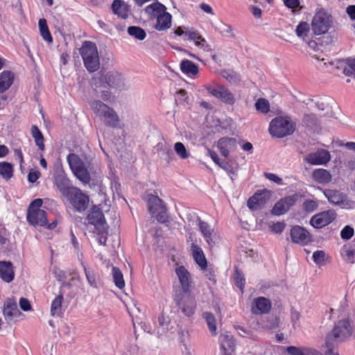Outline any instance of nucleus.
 <instances>
[{
  "label": "nucleus",
  "mask_w": 355,
  "mask_h": 355,
  "mask_svg": "<svg viewBox=\"0 0 355 355\" xmlns=\"http://www.w3.org/2000/svg\"><path fill=\"white\" fill-rule=\"evenodd\" d=\"M55 183L64 197L69 195V191H71V190L76 188L69 185V180L62 174L58 175L55 178Z\"/></svg>",
  "instance_id": "32"
},
{
  "label": "nucleus",
  "mask_w": 355,
  "mask_h": 355,
  "mask_svg": "<svg viewBox=\"0 0 355 355\" xmlns=\"http://www.w3.org/2000/svg\"><path fill=\"white\" fill-rule=\"evenodd\" d=\"M313 259L317 265H323L325 261V252L323 250H317L313 252Z\"/></svg>",
  "instance_id": "55"
},
{
  "label": "nucleus",
  "mask_w": 355,
  "mask_h": 355,
  "mask_svg": "<svg viewBox=\"0 0 355 355\" xmlns=\"http://www.w3.org/2000/svg\"><path fill=\"white\" fill-rule=\"evenodd\" d=\"M159 326L157 327H146L144 330L150 334H155L158 337L162 336L169 330H171L173 327L168 319L163 315L158 317Z\"/></svg>",
  "instance_id": "20"
},
{
  "label": "nucleus",
  "mask_w": 355,
  "mask_h": 355,
  "mask_svg": "<svg viewBox=\"0 0 355 355\" xmlns=\"http://www.w3.org/2000/svg\"><path fill=\"white\" fill-rule=\"evenodd\" d=\"M43 201L37 198L31 202L27 213V220L32 225L46 226L47 225L46 212L40 209Z\"/></svg>",
  "instance_id": "8"
},
{
  "label": "nucleus",
  "mask_w": 355,
  "mask_h": 355,
  "mask_svg": "<svg viewBox=\"0 0 355 355\" xmlns=\"http://www.w3.org/2000/svg\"><path fill=\"white\" fill-rule=\"evenodd\" d=\"M19 313L17 302L12 298H8L3 304V314L5 320L9 323Z\"/></svg>",
  "instance_id": "23"
},
{
  "label": "nucleus",
  "mask_w": 355,
  "mask_h": 355,
  "mask_svg": "<svg viewBox=\"0 0 355 355\" xmlns=\"http://www.w3.org/2000/svg\"><path fill=\"white\" fill-rule=\"evenodd\" d=\"M330 159V153L325 149H319L315 152L308 154L305 157V161L313 165L326 164Z\"/></svg>",
  "instance_id": "17"
},
{
  "label": "nucleus",
  "mask_w": 355,
  "mask_h": 355,
  "mask_svg": "<svg viewBox=\"0 0 355 355\" xmlns=\"http://www.w3.org/2000/svg\"><path fill=\"white\" fill-rule=\"evenodd\" d=\"M209 155H210L212 160L218 164L220 167L225 170H228L229 164L225 160H220V159L218 157V155L213 150H209L208 151Z\"/></svg>",
  "instance_id": "52"
},
{
  "label": "nucleus",
  "mask_w": 355,
  "mask_h": 355,
  "mask_svg": "<svg viewBox=\"0 0 355 355\" xmlns=\"http://www.w3.org/2000/svg\"><path fill=\"white\" fill-rule=\"evenodd\" d=\"M191 251L193 257L196 263L202 270H205L207 266V262L201 248L195 243H192Z\"/></svg>",
  "instance_id": "33"
},
{
  "label": "nucleus",
  "mask_w": 355,
  "mask_h": 355,
  "mask_svg": "<svg viewBox=\"0 0 355 355\" xmlns=\"http://www.w3.org/2000/svg\"><path fill=\"white\" fill-rule=\"evenodd\" d=\"M347 12L352 19H355V6H349L347 8Z\"/></svg>",
  "instance_id": "64"
},
{
  "label": "nucleus",
  "mask_w": 355,
  "mask_h": 355,
  "mask_svg": "<svg viewBox=\"0 0 355 355\" xmlns=\"http://www.w3.org/2000/svg\"><path fill=\"white\" fill-rule=\"evenodd\" d=\"M320 120L313 113L304 114L302 119V125L309 131H316L320 127Z\"/></svg>",
  "instance_id": "27"
},
{
  "label": "nucleus",
  "mask_w": 355,
  "mask_h": 355,
  "mask_svg": "<svg viewBox=\"0 0 355 355\" xmlns=\"http://www.w3.org/2000/svg\"><path fill=\"white\" fill-rule=\"evenodd\" d=\"M112 274L116 286L120 289H122L125 286V282L123 279V275L121 270L117 267L113 266L112 269Z\"/></svg>",
  "instance_id": "44"
},
{
  "label": "nucleus",
  "mask_w": 355,
  "mask_h": 355,
  "mask_svg": "<svg viewBox=\"0 0 355 355\" xmlns=\"http://www.w3.org/2000/svg\"><path fill=\"white\" fill-rule=\"evenodd\" d=\"M336 216L333 210L322 211L312 216L310 223L315 228H321L330 224L336 218Z\"/></svg>",
  "instance_id": "15"
},
{
  "label": "nucleus",
  "mask_w": 355,
  "mask_h": 355,
  "mask_svg": "<svg viewBox=\"0 0 355 355\" xmlns=\"http://www.w3.org/2000/svg\"><path fill=\"white\" fill-rule=\"evenodd\" d=\"M256 110L263 114H266L270 110V103L266 98H259L255 103Z\"/></svg>",
  "instance_id": "49"
},
{
  "label": "nucleus",
  "mask_w": 355,
  "mask_h": 355,
  "mask_svg": "<svg viewBox=\"0 0 355 355\" xmlns=\"http://www.w3.org/2000/svg\"><path fill=\"white\" fill-rule=\"evenodd\" d=\"M331 16L325 11L320 10L312 19V30L315 35L325 33L331 26Z\"/></svg>",
  "instance_id": "13"
},
{
  "label": "nucleus",
  "mask_w": 355,
  "mask_h": 355,
  "mask_svg": "<svg viewBox=\"0 0 355 355\" xmlns=\"http://www.w3.org/2000/svg\"><path fill=\"white\" fill-rule=\"evenodd\" d=\"M103 101L98 99L90 101L89 104L91 110L106 125L111 128L118 127L120 119L117 113Z\"/></svg>",
  "instance_id": "2"
},
{
  "label": "nucleus",
  "mask_w": 355,
  "mask_h": 355,
  "mask_svg": "<svg viewBox=\"0 0 355 355\" xmlns=\"http://www.w3.org/2000/svg\"><path fill=\"white\" fill-rule=\"evenodd\" d=\"M269 199V191L265 190L257 192L248 200V207L251 211H257L262 208Z\"/></svg>",
  "instance_id": "19"
},
{
  "label": "nucleus",
  "mask_w": 355,
  "mask_h": 355,
  "mask_svg": "<svg viewBox=\"0 0 355 355\" xmlns=\"http://www.w3.org/2000/svg\"><path fill=\"white\" fill-rule=\"evenodd\" d=\"M69 195L66 197L74 209L78 212L85 211L89 203V197L83 193V191L76 187L71 190Z\"/></svg>",
  "instance_id": "12"
},
{
  "label": "nucleus",
  "mask_w": 355,
  "mask_h": 355,
  "mask_svg": "<svg viewBox=\"0 0 355 355\" xmlns=\"http://www.w3.org/2000/svg\"><path fill=\"white\" fill-rule=\"evenodd\" d=\"M79 52L84 66L88 71L94 72L100 68V58L95 43L90 41L84 42Z\"/></svg>",
  "instance_id": "5"
},
{
  "label": "nucleus",
  "mask_w": 355,
  "mask_h": 355,
  "mask_svg": "<svg viewBox=\"0 0 355 355\" xmlns=\"http://www.w3.org/2000/svg\"><path fill=\"white\" fill-rule=\"evenodd\" d=\"M234 279L236 285L243 292L245 286V278L243 275L236 269Z\"/></svg>",
  "instance_id": "56"
},
{
  "label": "nucleus",
  "mask_w": 355,
  "mask_h": 355,
  "mask_svg": "<svg viewBox=\"0 0 355 355\" xmlns=\"http://www.w3.org/2000/svg\"><path fill=\"white\" fill-rule=\"evenodd\" d=\"M181 71L188 76H195L198 73V67L189 60H183L180 63Z\"/></svg>",
  "instance_id": "39"
},
{
  "label": "nucleus",
  "mask_w": 355,
  "mask_h": 355,
  "mask_svg": "<svg viewBox=\"0 0 355 355\" xmlns=\"http://www.w3.org/2000/svg\"><path fill=\"white\" fill-rule=\"evenodd\" d=\"M220 342L221 348L223 349L225 354L234 351L235 343L231 334L227 332L221 334L220 336Z\"/></svg>",
  "instance_id": "38"
},
{
  "label": "nucleus",
  "mask_w": 355,
  "mask_h": 355,
  "mask_svg": "<svg viewBox=\"0 0 355 355\" xmlns=\"http://www.w3.org/2000/svg\"><path fill=\"white\" fill-rule=\"evenodd\" d=\"M19 306L23 311H29L31 309V306L29 301L24 297H21L19 300Z\"/></svg>",
  "instance_id": "62"
},
{
  "label": "nucleus",
  "mask_w": 355,
  "mask_h": 355,
  "mask_svg": "<svg viewBox=\"0 0 355 355\" xmlns=\"http://www.w3.org/2000/svg\"><path fill=\"white\" fill-rule=\"evenodd\" d=\"M341 254L346 261L354 263L355 261V243L345 245L342 248Z\"/></svg>",
  "instance_id": "40"
},
{
  "label": "nucleus",
  "mask_w": 355,
  "mask_h": 355,
  "mask_svg": "<svg viewBox=\"0 0 355 355\" xmlns=\"http://www.w3.org/2000/svg\"><path fill=\"white\" fill-rule=\"evenodd\" d=\"M112 10L119 17L126 19L129 15L128 6L122 0H114L112 3Z\"/></svg>",
  "instance_id": "35"
},
{
  "label": "nucleus",
  "mask_w": 355,
  "mask_h": 355,
  "mask_svg": "<svg viewBox=\"0 0 355 355\" xmlns=\"http://www.w3.org/2000/svg\"><path fill=\"white\" fill-rule=\"evenodd\" d=\"M313 180L321 184H327L331 182L332 175L330 172L324 168H317L312 172Z\"/></svg>",
  "instance_id": "29"
},
{
  "label": "nucleus",
  "mask_w": 355,
  "mask_h": 355,
  "mask_svg": "<svg viewBox=\"0 0 355 355\" xmlns=\"http://www.w3.org/2000/svg\"><path fill=\"white\" fill-rule=\"evenodd\" d=\"M332 103L333 101L328 98H319L315 102L317 108L321 111H326L324 115L329 117L334 116L332 110Z\"/></svg>",
  "instance_id": "34"
},
{
  "label": "nucleus",
  "mask_w": 355,
  "mask_h": 355,
  "mask_svg": "<svg viewBox=\"0 0 355 355\" xmlns=\"http://www.w3.org/2000/svg\"><path fill=\"white\" fill-rule=\"evenodd\" d=\"M222 76L227 79L229 82L232 83H236L239 81V78L236 73L233 71L230 70H223L221 72Z\"/></svg>",
  "instance_id": "54"
},
{
  "label": "nucleus",
  "mask_w": 355,
  "mask_h": 355,
  "mask_svg": "<svg viewBox=\"0 0 355 355\" xmlns=\"http://www.w3.org/2000/svg\"><path fill=\"white\" fill-rule=\"evenodd\" d=\"M63 297L61 295L57 296L53 301L51 313L53 316H60L62 312V302Z\"/></svg>",
  "instance_id": "47"
},
{
  "label": "nucleus",
  "mask_w": 355,
  "mask_h": 355,
  "mask_svg": "<svg viewBox=\"0 0 355 355\" xmlns=\"http://www.w3.org/2000/svg\"><path fill=\"white\" fill-rule=\"evenodd\" d=\"M198 226L200 230L209 245H211L212 243H214V239L216 234L211 227L206 222L202 221L200 218H198Z\"/></svg>",
  "instance_id": "28"
},
{
  "label": "nucleus",
  "mask_w": 355,
  "mask_h": 355,
  "mask_svg": "<svg viewBox=\"0 0 355 355\" xmlns=\"http://www.w3.org/2000/svg\"><path fill=\"white\" fill-rule=\"evenodd\" d=\"M202 318L205 320L210 332L214 336H215L217 334V327L215 316L210 312H205L202 314Z\"/></svg>",
  "instance_id": "42"
},
{
  "label": "nucleus",
  "mask_w": 355,
  "mask_h": 355,
  "mask_svg": "<svg viewBox=\"0 0 355 355\" xmlns=\"http://www.w3.org/2000/svg\"><path fill=\"white\" fill-rule=\"evenodd\" d=\"M207 92L223 103L232 105L235 103V98L232 93L223 85L206 86Z\"/></svg>",
  "instance_id": "14"
},
{
  "label": "nucleus",
  "mask_w": 355,
  "mask_h": 355,
  "mask_svg": "<svg viewBox=\"0 0 355 355\" xmlns=\"http://www.w3.org/2000/svg\"><path fill=\"white\" fill-rule=\"evenodd\" d=\"M174 150L181 159H185L190 156L189 153L182 142H176L174 145Z\"/></svg>",
  "instance_id": "50"
},
{
  "label": "nucleus",
  "mask_w": 355,
  "mask_h": 355,
  "mask_svg": "<svg viewBox=\"0 0 355 355\" xmlns=\"http://www.w3.org/2000/svg\"><path fill=\"white\" fill-rule=\"evenodd\" d=\"M354 229L349 226L346 225L340 232V236L343 239H349L354 236Z\"/></svg>",
  "instance_id": "58"
},
{
  "label": "nucleus",
  "mask_w": 355,
  "mask_h": 355,
  "mask_svg": "<svg viewBox=\"0 0 355 355\" xmlns=\"http://www.w3.org/2000/svg\"><path fill=\"white\" fill-rule=\"evenodd\" d=\"M284 4L289 8H296L300 5L299 0H284Z\"/></svg>",
  "instance_id": "63"
},
{
  "label": "nucleus",
  "mask_w": 355,
  "mask_h": 355,
  "mask_svg": "<svg viewBox=\"0 0 355 355\" xmlns=\"http://www.w3.org/2000/svg\"><path fill=\"white\" fill-rule=\"evenodd\" d=\"M174 300L178 309L185 316L190 317L194 314L196 309V302L191 292L175 291Z\"/></svg>",
  "instance_id": "9"
},
{
  "label": "nucleus",
  "mask_w": 355,
  "mask_h": 355,
  "mask_svg": "<svg viewBox=\"0 0 355 355\" xmlns=\"http://www.w3.org/2000/svg\"><path fill=\"white\" fill-rule=\"evenodd\" d=\"M89 84L92 96L99 98L105 102H111L114 99L110 89L123 91L130 87V83L115 71L105 73L100 71L91 78Z\"/></svg>",
  "instance_id": "1"
},
{
  "label": "nucleus",
  "mask_w": 355,
  "mask_h": 355,
  "mask_svg": "<svg viewBox=\"0 0 355 355\" xmlns=\"http://www.w3.org/2000/svg\"><path fill=\"white\" fill-rule=\"evenodd\" d=\"M329 64L342 70L345 76H355V59L348 58L345 60H337L329 62Z\"/></svg>",
  "instance_id": "22"
},
{
  "label": "nucleus",
  "mask_w": 355,
  "mask_h": 355,
  "mask_svg": "<svg viewBox=\"0 0 355 355\" xmlns=\"http://www.w3.org/2000/svg\"><path fill=\"white\" fill-rule=\"evenodd\" d=\"M82 265L83 266L85 276H86V278L87 279L89 284L92 287L96 288L97 284L96 282V275H95L94 272L92 270L87 269L83 263H82Z\"/></svg>",
  "instance_id": "51"
},
{
  "label": "nucleus",
  "mask_w": 355,
  "mask_h": 355,
  "mask_svg": "<svg viewBox=\"0 0 355 355\" xmlns=\"http://www.w3.org/2000/svg\"><path fill=\"white\" fill-rule=\"evenodd\" d=\"M286 351L290 355H322L318 350L307 347H287Z\"/></svg>",
  "instance_id": "30"
},
{
  "label": "nucleus",
  "mask_w": 355,
  "mask_h": 355,
  "mask_svg": "<svg viewBox=\"0 0 355 355\" xmlns=\"http://www.w3.org/2000/svg\"><path fill=\"white\" fill-rule=\"evenodd\" d=\"M0 175L3 179L10 180L13 175L12 164L6 162H0Z\"/></svg>",
  "instance_id": "43"
},
{
  "label": "nucleus",
  "mask_w": 355,
  "mask_h": 355,
  "mask_svg": "<svg viewBox=\"0 0 355 355\" xmlns=\"http://www.w3.org/2000/svg\"><path fill=\"white\" fill-rule=\"evenodd\" d=\"M304 209L312 212L318 208V202L313 200H306L303 203Z\"/></svg>",
  "instance_id": "57"
},
{
  "label": "nucleus",
  "mask_w": 355,
  "mask_h": 355,
  "mask_svg": "<svg viewBox=\"0 0 355 355\" xmlns=\"http://www.w3.org/2000/svg\"><path fill=\"white\" fill-rule=\"evenodd\" d=\"M40 173L35 170H31L28 174V180L30 182L34 183L40 178Z\"/></svg>",
  "instance_id": "60"
},
{
  "label": "nucleus",
  "mask_w": 355,
  "mask_h": 355,
  "mask_svg": "<svg viewBox=\"0 0 355 355\" xmlns=\"http://www.w3.org/2000/svg\"><path fill=\"white\" fill-rule=\"evenodd\" d=\"M285 223L282 222H278L274 223L273 225L270 226V230L276 234H279L283 232L285 228Z\"/></svg>",
  "instance_id": "59"
},
{
  "label": "nucleus",
  "mask_w": 355,
  "mask_h": 355,
  "mask_svg": "<svg viewBox=\"0 0 355 355\" xmlns=\"http://www.w3.org/2000/svg\"><path fill=\"white\" fill-rule=\"evenodd\" d=\"M14 80V74L10 71H3L0 73V94L11 86Z\"/></svg>",
  "instance_id": "37"
},
{
  "label": "nucleus",
  "mask_w": 355,
  "mask_h": 355,
  "mask_svg": "<svg viewBox=\"0 0 355 355\" xmlns=\"http://www.w3.org/2000/svg\"><path fill=\"white\" fill-rule=\"evenodd\" d=\"M148 207L150 213L153 215L156 214V218L159 223H164L167 222L166 208L163 201L158 196H148Z\"/></svg>",
  "instance_id": "10"
},
{
  "label": "nucleus",
  "mask_w": 355,
  "mask_h": 355,
  "mask_svg": "<svg viewBox=\"0 0 355 355\" xmlns=\"http://www.w3.org/2000/svg\"><path fill=\"white\" fill-rule=\"evenodd\" d=\"M175 273L178 277L180 286L175 291L180 293H189L191 282V277L189 272L184 266H178L175 269Z\"/></svg>",
  "instance_id": "16"
},
{
  "label": "nucleus",
  "mask_w": 355,
  "mask_h": 355,
  "mask_svg": "<svg viewBox=\"0 0 355 355\" xmlns=\"http://www.w3.org/2000/svg\"><path fill=\"white\" fill-rule=\"evenodd\" d=\"M31 135L35 139V144L37 146L40 150H44V139L42 132L37 128V125H34L31 127Z\"/></svg>",
  "instance_id": "41"
},
{
  "label": "nucleus",
  "mask_w": 355,
  "mask_h": 355,
  "mask_svg": "<svg viewBox=\"0 0 355 355\" xmlns=\"http://www.w3.org/2000/svg\"><path fill=\"white\" fill-rule=\"evenodd\" d=\"M309 25L306 22L302 21L296 27L295 33L297 37L304 40L309 32Z\"/></svg>",
  "instance_id": "48"
},
{
  "label": "nucleus",
  "mask_w": 355,
  "mask_h": 355,
  "mask_svg": "<svg viewBox=\"0 0 355 355\" xmlns=\"http://www.w3.org/2000/svg\"><path fill=\"white\" fill-rule=\"evenodd\" d=\"M175 34L178 36L184 35L185 40L193 42L199 49L204 51H211V46L207 40L197 29L193 27L179 26L175 29Z\"/></svg>",
  "instance_id": "7"
},
{
  "label": "nucleus",
  "mask_w": 355,
  "mask_h": 355,
  "mask_svg": "<svg viewBox=\"0 0 355 355\" xmlns=\"http://www.w3.org/2000/svg\"><path fill=\"white\" fill-rule=\"evenodd\" d=\"M324 195L328 199L329 202L334 205H340L345 199V196L337 190L325 189Z\"/></svg>",
  "instance_id": "36"
},
{
  "label": "nucleus",
  "mask_w": 355,
  "mask_h": 355,
  "mask_svg": "<svg viewBox=\"0 0 355 355\" xmlns=\"http://www.w3.org/2000/svg\"><path fill=\"white\" fill-rule=\"evenodd\" d=\"M218 147L220 153L224 157H227L231 150H234L236 147V140L234 138L223 137L218 141Z\"/></svg>",
  "instance_id": "25"
},
{
  "label": "nucleus",
  "mask_w": 355,
  "mask_h": 355,
  "mask_svg": "<svg viewBox=\"0 0 355 355\" xmlns=\"http://www.w3.org/2000/svg\"><path fill=\"white\" fill-rule=\"evenodd\" d=\"M296 130V122L287 114L276 116L270 123L268 131L277 138H283L294 133Z\"/></svg>",
  "instance_id": "3"
},
{
  "label": "nucleus",
  "mask_w": 355,
  "mask_h": 355,
  "mask_svg": "<svg viewBox=\"0 0 355 355\" xmlns=\"http://www.w3.org/2000/svg\"><path fill=\"white\" fill-rule=\"evenodd\" d=\"M216 31L221 34L228 33L232 37H235V35L232 32V28L230 25L225 24L223 22H219L215 26Z\"/></svg>",
  "instance_id": "53"
},
{
  "label": "nucleus",
  "mask_w": 355,
  "mask_h": 355,
  "mask_svg": "<svg viewBox=\"0 0 355 355\" xmlns=\"http://www.w3.org/2000/svg\"><path fill=\"white\" fill-rule=\"evenodd\" d=\"M352 327L349 320H340L336 324L331 332L326 336L325 346L334 347L338 343L344 341L351 336Z\"/></svg>",
  "instance_id": "6"
},
{
  "label": "nucleus",
  "mask_w": 355,
  "mask_h": 355,
  "mask_svg": "<svg viewBox=\"0 0 355 355\" xmlns=\"http://www.w3.org/2000/svg\"><path fill=\"white\" fill-rule=\"evenodd\" d=\"M297 196L292 195L279 200L273 207L272 214L275 216H280L287 212L297 201Z\"/></svg>",
  "instance_id": "18"
},
{
  "label": "nucleus",
  "mask_w": 355,
  "mask_h": 355,
  "mask_svg": "<svg viewBox=\"0 0 355 355\" xmlns=\"http://www.w3.org/2000/svg\"><path fill=\"white\" fill-rule=\"evenodd\" d=\"M264 176L269 180L272 181L278 184H281L282 183V179L274 173H265Z\"/></svg>",
  "instance_id": "61"
},
{
  "label": "nucleus",
  "mask_w": 355,
  "mask_h": 355,
  "mask_svg": "<svg viewBox=\"0 0 355 355\" xmlns=\"http://www.w3.org/2000/svg\"><path fill=\"white\" fill-rule=\"evenodd\" d=\"M89 223L96 225H103L105 223L104 215L98 206H93L87 216Z\"/></svg>",
  "instance_id": "31"
},
{
  "label": "nucleus",
  "mask_w": 355,
  "mask_h": 355,
  "mask_svg": "<svg viewBox=\"0 0 355 355\" xmlns=\"http://www.w3.org/2000/svg\"><path fill=\"white\" fill-rule=\"evenodd\" d=\"M67 159L76 177L85 184L89 183L90 174L80 159L75 154H70Z\"/></svg>",
  "instance_id": "11"
},
{
  "label": "nucleus",
  "mask_w": 355,
  "mask_h": 355,
  "mask_svg": "<svg viewBox=\"0 0 355 355\" xmlns=\"http://www.w3.org/2000/svg\"><path fill=\"white\" fill-rule=\"evenodd\" d=\"M291 239L294 243L306 245L311 241V235L304 227L295 226L291 230Z\"/></svg>",
  "instance_id": "21"
},
{
  "label": "nucleus",
  "mask_w": 355,
  "mask_h": 355,
  "mask_svg": "<svg viewBox=\"0 0 355 355\" xmlns=\"http://www.w3.org/2000/svg\"><path fill=\"white\" fill-rule=\"evenodd\" d=\"M271 309V303L269 300L264 297H259L254 299L252 306V312L258 315L268 313Z\"/></svg>",
  "instance_id": "24"
},
{
  "label": "nucleus",
  "mask_w": 355,
  "mask_h": 355,
  "mask_svg": "<svg viewBox=\"0 0 355 355\" xmlns=\"http://www.w3.org/2000/svg\"><path fill=\"white\" fill-rule=\"evenodd\" d=\"M166 10V6L159 2L152 3L145 9L150 17H157L155 28L159 31H166L171 26L172 16Z\"/></svg>",
  "instance_id": "4"
},
{
  "label": "nucleus",
  "mask_w": 355,
  "mask_h": 355,
  "mask_svg": "<svg viewBox=\"0 0 355 355\" xmlns=\"http://www.w3.org/2000/svg\"><path fill=\"white\" fill-rule=\"evenodd\" d=\"M14 277L12 263L10 261H0V277L4 282L9 283L13 280Z\"/></svg>",
  "instance_id": "26"
},
{
  "label": "nucleus",
  "mask_w": 355,
  "mask_h": 355,
  "mask_svg": "<svg viewBox=\"0 0 355 355\" xmlns=\"http://www.w3.org/2000/svg\"><path fill=\"white\" fill-rule=\"evenodd\" d=\"M39 28L42 38L48 42H52L53 38L49 32L46 20L45 19H40L39 20Z\"/></svg>",
  "instance_id": "45"
},
{
  "label": "nucleus",
  "mask_w": 355,
  "mask_h": 355,
  "mask_svg": "<svg viewBox=\"0 0 355 355\" xmlns=\"http://www.w3.org/2000/svg\"><path fill=\"white\" fill-rule=\"evenodd\" d=\"M128 33L139 40H143L146 37L145 31L139 26H132L128 27Z\"/></svg>",
  "instance_id": "46"
}]
</instances>
